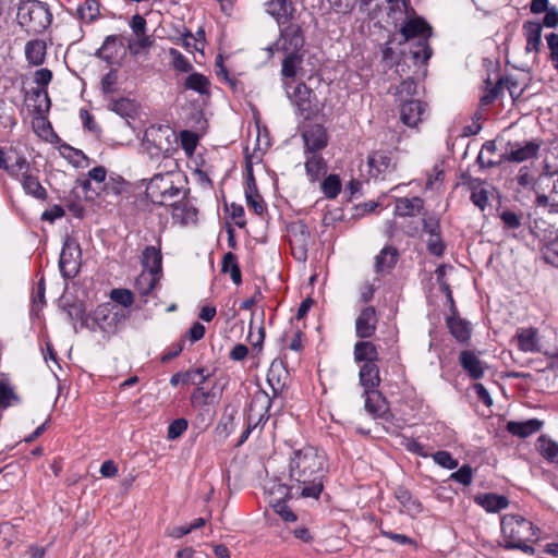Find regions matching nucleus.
<instances>
[{
    "instance_id": "obj_1",
    "label": "nucleus",
    "mask_w": 558,
    "mask_h": 558,
    "mask_svg": "<svg viewBox=\"0 0 558 558\" xmlns=\"http://www.w3.org/2000/svg\"><path fill=\"white\" fill-rule=\"evenodd\" d=\"M328 474L327 456L315 447L293 451L289 461V483H278L288 498L318 499Z\"/></svg>"
},
{
    "instance_id": "obj_2",
    "label": "nucleus",
    "mask_w": 558,
    "mask_h": 558,
    "mask_svg": "<svg viewBox=\"0 0 558 558\" xmlns=\"http://www.w3.org/2000/svg\"><path fill=\"white\" fill-rule=\"evenodd\" d=\"M400 34L409 51H402L404 61L398 62L397 72L405 71L404 63L408 59L412 60L414 65H425L433 54L428 44L432 27L422 17L410 19L401 26Z\"/></svg>"
},
{
    "instance_id": "obj_3",
    "label": "nucleus",
    "mask_w": 558,
    "mask_h": 558,
    "mask_svg": "<svg viewBox=\"0 0 558 558\" xmlns=\"http://www.w3.org/2000/svg\"><path fill=\"white\" fill-rule=\"evenodd\" d=\"M168 169L166 172L155 174L146 185V196L157 205L167 206L175 198L185 196L183 184L184 174L178 170L175 160H170V165L165 163Z\"/></svg>"
},
{
    "instance_id": "obj_4",
    "label": "nucleus",
    "mask_w": 558,
    "mask_h": 558,
    "mask_svg": "<svg viewBox=\"0 0 558 558\" xmlns=\"http://www.w3.org/2000/svg\"><path fill=\"white\" fill-rule=\"evenodd\" d=\"M178 150V136L172 128L163 124L148 126L141 141V151L150 160L162 159L170 165L172 156Z\"/></svg>"
},
{
    "instance_id": "obj_5",
    "label": "nucleus",
    "mask_w": 558,
    "mask_h": 558,
    "mask_svg": "<svg viewBox=\"0 0 558 558\" xmlns=\"http://www.w3.org/2000/svg\"><path fill=\"white\" fill-rule=\"evenodd\" d=\"M500 525L506 548L520 549L525 554L534 553L530 543L538 539V529L531 521L519 514H505Z\"/></svg>"
},
{
    "instance_id": "obj_6",
    "label": "nucleus",
    "mask_w": 558,
    "mask_h": 558,
    "mask_svg": "<svg viewBox=\"0 0 558 558\" xmlns=\"http://www.w3.org/2000/svg\"><path fill=\"white\" fill-rule=\"evenodd\" d=\"M17 23L27 34H40L52 22V14L48 5L39 0L22 1L17 8Z\"/></svg>"
},
{
    "instance_id": "obj_7",
    "label": "nucleus",
    "mask_w": 558,
    "mask_h": 558,
    "mask_svg": "<svg viewBox=\"0 0 558 558\" xmlns=\"http://www.w3.org/2000/svg\"><path fill=\"white\" fill-rule=\"evenodd\" d=\"M305 45L304 29L296 22L289 23L279 27L277 40L270 45L267 50L272 54L274 49L282 52L299 53Z\"/></svg>"
},
{
    "instance_id": "obj_8",
    "label": "nucleus",
    "mask_w": 558,
    "mask_h": 558,
    "mask_svg": "<svg viewBox=\"0 0 558 558\" xmlns=\"http://www.w3.org/2000/svg\"><path fill=\"white\" fill-rule=\"evenodd\" d=\"M543 141L534 138L524 142H508L506 151L501 155V161L521 163L537 159Z\"/></svg>"
},
{
    "instance_id": "obj_9",
    "label": "nucleus",
    "mask_w": 558,
    "mask_h": 558,
    "mask_svg": "<svg viewBox=\"0 0 558 558\" xmlns=\"http://www.w3.org/2000/svg\"><path fill=\"white\" fill-rule=\"evenodd\" d=\"M271 405V400L268 395L265 392L256 393L250 404L248 415H247V427L243 432L240 444L244 442L252 430L259 424L265 423L268 420V412Z\"/></svg>"
},
{
    "instance_id": "obj_10",
    "label": "nucleus",
    "mask_w": 558,
    "mask_h": 558,
    "mask_svg": "<svg viewBox=\"0 0 558 558\" xmlns=\"http://www.w3.org/2000/svg\"><path fill=\"white\" fill-rule=\"evenodd\" d=\"M287 94L302 118L308 120L316 113L315 96L305 83H299L292 92L288 90Z\"/></svg>"
},
{
    "instance_id": "obj_11",
    "label": "nucleus",
    "mask_w": 558,
    "mask_h": 558,
    "mask_svg": "<svg viewBox=\"0 0 558 558\" xmlns=\"http://www.w3.org/2000/svg\"><path fill=\"white\" fill-rule=\"evenodd\" d=\"M82 252L75 242H65L59 259V268L64 279L74 278L81 267Z\"/></svg>"
},
{
    "instance_id": "obj_12",
    "label": "nucleus",
    "mask_w": 558,
    "mask_h": 558,
    "mask_svg": "<svg viewBox=\"0 0 558 558\" xmlns=\"http://www.w3.org/2000/svg\"><path fill=\"white\" fill-rule=\"evenodd\" d=\"M124 317L122 310L110 302L99 305L95 311V320L105 331L116 330Z\"/></svg>"
},
{
    "instance_id": "obj_13",
    "label": "nucleus",
    "mask_w": 558,
    "mask_h": 558,
    "mask_svg": "<svg viewBox=\"0 0 558 558\" xmlns=\"http://www.w3.org/2000/svg\"><path fill=\"white\" fill-rule=\"evenodd\" d=\"M266 12L276 21L278 27L294 22L296 7L291 0H269L265 3Z\"/></svg>"
},
{
    "instance_id": "obj_14",
    "label": "nucleus",
    "mask_w": 558,
    "mask_h": 558,
    "mask_svg": "<svg viewBox=\"0 0 558 558\" xmlns=\"http://www.w3.org/2000/svg\"><path fill=\"white\" fill-rule=\"evenodd\" d=\"M28 167L25 156L17 154L12 147H0V169L13 179H20V170Z\"/></svg>"
},
{
    "instance_id": "obj_15",
    "label": "nucleus",
    "mask_w": 558,
    "mask_h": 558,
    "mask_svg": "<svg viewBox=\"0 0 558 558\" xmlns=\"http://www.w3.org/2000/svg\"><path fill=\"white\" fill-rule=\"evenodd\" d=\"M446 326L451 336L462 344H468L472 335V325L470 322L458 315L456 306L451 308V315L446 318Z\"/></svg>"
},
{
    "instance_id": "obj_16",
    "label": "nucleus",
    "mask_w": 558,
    "mask_h": 558,
    "mask_svg": "<svg viewBox=\"0 0 558 558\" xmlns=\"http://www.w3.org/2000/svg\"><path fill=\"white\" fill-rule=\"evenodd\" d=\"M305 154H318L328 144V135L320 124L311 125L303 132Z\"/></svg>"
},
{
    "instance_id": "obj_17",
    "label": "nucleus",
    "mask_w": 558,
    "mask_h": 558,
    "mask_svg": "<svg viewBox=\"0 0 558 558\" xmlns=\"http://www.w3.org/2000/svg\"><path fill=\"white\" fill-rule=\"evenodd\" d=\"M459 364L473 380L484 377L487 365L472 350H463L459 354Z\"/></svg>"
},
{
    "instance_id": "obj_18",
    "label": "nucleus",
    "mask_w": 558,
    "mask_h": 558,
    "mask_svg": "<svg viewBox=\"0 0 558 558\" xmlns=\"http://www.w3.org/2000/svg\"><path fill=\"white\" fill-rule=\"evenodd\" d=\"M377 315L374 306L364 307L355 320V333L361 339H367L375 335L377 329Z\"/></svg>"
},
{
    "instance_id": "obj_19",
    "label": "nucleus",
    "mask_w": 558,
    "mask_h": 558,
    "mask_svg": "<svg viewBox=\"0 0 558 558\" xmlns=\"http://www.w3.org/2000/svg\"><path fill=\"white\" fill-rule=\"evenodd\" d=\"M427 105L417 101H405L400 105V120L409 128H416L423 120Z\"/></svg>"
},
{
    "instance_id": "obj_20",
    "label": "nucleus",
    "mask_w": 558,
    "mask_h": 558,
    "mask_svg": "<svg viewBox=\"0 0 558 558\" xmlns=\"http://www.w3.org/2000/svg\"><path fill=\"white\" fill-rule=\"evenodd\" d=\"M542 31L543 26L537 21H525L522 25V33L525 38V52L539 53L542 48Z\"/></svg>"
},
{
    "instance_id": "obj_21",
    "label": "nucleus",
    "mask_w": 558,
    "mask_h": 558,
    "mask_svg": "<svg viewBox=\"0 0 558 558\" xmlns=\"http://www.w3.org/2000/svg\"><path fill=\"white\" fill-rule=\"evenodd\" d=\"M16 180L20 181L26 194H29L40 201L47 198V191L39 182L38 177L32 173L29 163L27 168L20 170V179Z\"/></svg>"
},
{
    "instance_id": "obj_22",
    "label": "nucleus",
    "mask_w": 558,
    "mask_h": 558,
    "mask_svg": "<svg viewBox=\"0 0 558 558\" xmlns=\"http://www.w3.org/2000/svg\"><path fill=\"white\" fill-rule=\"evenodd\" d=\"M514 338L520 351L525 353H537L541 351L538 331L536 328H519Z\"/></svg>"
},
{
    "instance_id": "obj_23",
    "label": "nucleus",
    "mask_w": 558,
    "mask_h": 558,
    "mask_svg": "<svg viewBox=\"0 0 558 558\" xmlns=\"http://www.w3.org/2000/svg\"><path fill=\"white\" fill-rule=\"evenodd\" d=\"M398 250L392 245L385 246L375 257V271L380 275L389 274L398 262Z\"/></svg>"
},
{
    "instance_id": "obj_24",
    "label": "nucleus",
    "mask_w": 558,
    "mask_h": 558,
    "mask_svg": "<svg viewBox=\"0 0 558 558\" xmlns=\"http://www.w3.org/2000/svg\"><path fill=\"white\" fill-rule=\"evenodd\" d=\"M359 379L364 392L377 391L380 384L379 367L377 363L363 364L360 368Z\"/></svg>"
},
{
    "instance_id": "obj_25",
    "label": "nucleus",
    "mask_w": 558,
    "mask_h": 558,
    "mask_svg": "<svg viewBox=\"0 0 558 558\" xmlns=\"http://www.w3.org/2000/svg\"><path fill=\"white\" fill-rule=\"evenodd\" d=\"M543 426V422L537 418H531L523 422L509 421L506 424V430L517 437L526 438L537 433Z\"/></svg>"
},
{
    "instance_id": "obj_26",
    "label": "nucleus",
    "mask_w": 558,
    "mask_h": 558,
    "mask_svg": "<svg viewBox=\"0 0 558 558\" xmlns=\"http://www.w3.org/2000/svg\"><path fill=\"white\" fill-rule=\"evenodd\" d=\"M169 206L172 208V218L181 225H189L196 221L197 210L189 202L172 201Z\"/></svg>"
},
{
    "instance_id": "obj_27",
    "label": "nucleus",
    "mask_w": 558,
    "mask_h": 558,
    "mask_svg": "<svg viewBox=\"0 0 558 558\" xmlns=\"http://www.w3.org/2000/svg\"><path fill=\"white\" fill-rule=\"evenodd\" d=\"M304 166L312 183L319 181L327 173V162L319 154H306Z\"/></svg>"
},
{
    "instance_id": "obj_28",
    "label": "nucleus",
    "mask_w": 558,
    "mask_h": 558,
    "mask_svg": "<svg viewBox=\"0 0 558 558\" xmlns=\"http://www.w3.org/2000/svg\"><path fill=\"white\" fill-rule=\"evenodd\" d=\"M424 208V201L421 197H400L396 201L395 214L400 217H414Z\"/></svg>"
},
{
    "instance_id": "obj_29",
    "label": "nucleus",
    "mask_w": 558,
    "mask_h": 558,
    "mask_svg": "<svg viewBox=\"0 0 558 558\" xmlns=\"http://www.w3.org/2000/svg\"><path fill=\"white\" fill-rule=\"evenodd\" d=\"M397 500L402 506V511L412 518L417 517L423 511V506L418 499L414 498L404 487H398L395 492Z\"/></svg>"
},
{
    "instance_id": "obj_30",
    "label": "nucleus",
    "mask_w": 558,
    "mask_h": 558,
    "mask_svg": "<svg viewBox=\"0 0 558 558\" xmlns=\"http://www.w3.org/2000/svg\"><path fill=\"white\" fill-rule=\"evenodd\" d=\"M355 362L377 363L379 361V352L377 345L372 341H357L354 344Z\"/></svg>"
},
{
    "instance_id": "obj_31",
    "label": "nucleus",
    "mask_w": 558,
    "mask_h": 558,
    "mask_svg": "<svg viewBox=\"0 0 558 558\" xmlns=\"http://www.w3.org/2000/svg\"><path fill=\"white\" fill-rule=\"evenodd\" d=\"M160 279V275L155 270H143L135 280V290L142 296L149 295L156 288Z\"/></svg>"
},
{
    "instance_id": "obj_32",
    "label": "nucleus",
    "mask_w": 558,
    "mask_h": 558,
    "mask_svg": "<svg viewBox=\"0 0 558 558\" xmlns=\"http://www.w3.org/2000/svg\"><path fill=\"white\" fill-rule=\"evenodd\" d=\"M475 502L487 512H498L509 505L507 497L497 494H483L475 497Z\"/></svg>"
},
{
    "instance_id": "obj_33",
    "label": "nucleus",
    "mask_w": 558,
    "mask_h": 558,
    "mask_svg": "<svg viewBox=\"0 0 558 558\" xmlns=\"http://www.w3.org/2000/svg\"><path fill=\"white\" fill-rule=\"evenodd\" d=\"M268 490L271 495H277L276 504L274 505L275 512L286 522H295L296 514L286 504V500L289 498L281 495L282 490L279 489L278 484L275 483Z\"/></svg>"
},
{
    "instance_id": "obj_34",
    "label": "nucleus",
    "mask_w": 558,
    "mask_h": 558,
    "mask_svg": "<svg viewBox=\"0 0 558 558\" xmlns=\"http://www.w3.org/2000/svg\"><path fill=\"white\" fill-rule=\"evenodd\" d=\"M25 57L29 64L40 65L46 58V43L40 39H34L25 46Z\"/></svg>"
},
{
    "instance_id": "obj_35",
    "label": "nucleus",
    "mask_w": 558,
    "mask_h": 558,
    "mask_svg": "<svg viewBox=\"0 0 558 558\" xmlns=\"http://www.w3.org/2000/svg\"><path fill=\"white\" fill-rule=\"evenodd\" d=\"M122 47V41L119 36L110 35L106 37L102 46L99 48L97 54L108 63H112Z\"/></svg>"
},
{
    "instance_id": "obj_36",
    "label": "nucleus",
    "mask_w": 558,
    "mask_h": 558,
    "mask_svg": "<svg viewBox=\"0 0 558 558\" xmlns=\"http://www.w3.org/2000/svg\"><path fill=\"white\" fill-rule=\"evenodd\" d=\"M369 173L372 177H378L391 166V157L386 151H375L368 157Z\"/></svg>"
},
{
    "instance_id": "obj_37",
    "label": "nucleus",
    "mask_w": 558,
    "mask_h": 558,
    "mask_svg": "<svg viewBox=\"0 0 558 558\" xmlns=\"http://www.w3.org/2000/svg\"><path fill=\"white\" fill-rule=\"evenodd\" d=\"M184 89L194 90L201 95L209 94L210 82L202 73L192 72L190 73L183 83Z\"/></svg>"
},
{
    "instance_id": "obj_38",
    "label": "nucleus",
    "mask_w": 558,
    "mask_h": 558,
    "mask_svg": "<svg viewBox=\"0 0 558 558\" xmlns=\"http://www.w3.org/2000/svg\"><path fill=\"white\" fill-rule=\"evenodd\" d=\"M108 108L123 118H133L137 112V105L130 98H111Z\"/></svg>"
},
{
    "instance_id": "obj_39",
    "label": "nucleus",
    "mask_w": 558,
    "mask_h": 558,
    "mask_svg": "<svg viewBox=\"0 0 558 558\" xmlns=\"http://www.w3.org/2000/svg\"><path fill=\"white\" fill-rule=\"evenodd\" d=\"M310 240L311 233L304 223L296 222L289 228V241L291 247L308 246Z\"/></svg>"
},
{
    "instance_id": "obj_40",
    "label": "nucleus",
    "mask_w": 558,
    "mask_h": 558,
    "mask_svg": "<svg viewBox=\"0 0 558 558\" xmlns=\"http://www.w3.org/2000/svg\"><path fill=\"white\" fill-rule=\"evenodd\" d=\"M536 449L545 460L558 463V444L556 441L542 435L536 441Z\"/></svg>"
},
{
    "instance_id": "obj_41",
    "label": "nucleus",
    "mask_w": 558,
    "mask_h": 558,
    "mask_svg": "<svg viewBox=\"0 0 558 558\" xmlns=\"http://www.w3.org/2000/svg\"><path fill=\"white\" fill-rule=\"evenodd\" d=\"M365 410L373 416H381L386 411L385 400L378 391L364 392Z\"/></svg>"
},
{
    "instance_id": "obj_42",
    "label": "nucleus",
    "mask_w": 558,
    "mask_h": 558,
    "mask_svg": "<svg viewBox=\"0 0 558 558\" xmlns=\"http://www.w3.org/2000/svg\"><path fill=\"white\" fill-rule=\"evenodd\" d=\"M100 15L99 3L97 0H85L77 8L78 19L87 24L95 22Z\"/></svg>"
},
{
    "instance_id": "obj_43",
    "label": "nucleus",
    "mask_w": 558,
    "mask_h": 558,
    "mask_svg": "<svg viewBox=\"0 0 558 558\" xmlns=\"http://www.w3.org/2000/svg\"><path fill=\"white\" fill-rule=\"evenodd\" d=\"M161 253L155 246H147L143 252L144 270H155L160 275L161 271Z\"/></svg>"
},
{
    "instance_id": "obj_44",
    "label": "nucleus",
    "mask_w": 558,
    "mask_h": 558,
    "mask_svg": "<svg viewBox=\"0 0 558 558\" xmlns=\"http://www.w3.org/2000/svg\"><path fill=\"white\" fill-rule=\"evenodd\" d=\"M221 270L225 274L229 272L235 284H240L242 282L241 269L239 267L236 256L233 253L228 252L223 255Z\"/></svg>"
},
{
    "instance_id": "obj_45",
    "label": "nucleus",
    "mask_w": 558,
    "mask_h": 558,
    "mask_svg": "<svg viewBox=\"0 0 558 558\" xmlns=\"http://www.w3.org/2000/svg\"><path fill=\"white\" fill-rule=\"evenodd\" d=\"M538 207H550L549 211H558V174L553 183V189L548 195L538 194L536 197Z\"/></svg>"
},
{
    "instance_id": "obj_46",
    "label": "nucleus",
    "mask_w": 558,
    "mask_h": 558,
    "mask_svg": "<svg viewBox=\"0 0 558 558\" xmlns=\"http://www.w3.org/2000/svg\"><path fill=\"white\" fill-rule=\"evenodd\" d=\"M416 93V83L413 78L408 77L402 81L400 85L396 88V98L401 104L405 101H415L411 99V97Z\"/></svg>"
},
{
    "instance_id": "obj_47",
    "label": "nucleus",
    "mask_w": 558,
    "mask_h": 558,
    "mask_svg": "<svg viewBox=\"0 0 558 558\" xmlns=\"http://www.w3.org/2000/svg\"><path fill=\"white\" fill-rule=\"evenodd\" d=\"M320 189L327 198H336L341 191L340 178L337 174L326 177L320 183Z\"/></svg>"
},
{
    "instance_id": "obj_48",
    "label": "nucleus",
    "mask_w": 558,
    "mask_h": 558,
    "mask_svg": "<svg viewBox=\"0 0 558 558\" xmlns=\"http://www.w3.org/2000/svg\"><path fill=\"white\" fill-rule=\"evenodd\" d=\"M286 58L282 61L281 74L284 77H294L296 75L298 66L302 62V57L295 52H284Z\"/></svg>"
},
{
    "instance_id": "obj_49",
    "label": "nucleus",
    "mask_w": 558,
    "mask_h": 558,
    "mask_svg": "<svg viewBox=\"0 0 558 558\" xmlns=\"http://www.w3.org/2000/svg\"><path fill=\"white\" fill-rule=\"evenodd\" d=\"M171 65L178 72L190 73L193 70L192 63L177 49L169 50Z\"/></svg>"
},
{
    "instance_id": "obj_50",
    "label": "nucleus",
    "mask_w": 558,
    "mask_h": 558,
    "mask_svg": "<svg viewBox=\"0 0 558 558\" xmlns=\"http://www.w3.org/2000/svg\"><path fill=\"white\" fill-rule=\"evenodd\" d=\"M209 373L204 367L190 369L184 372L183 384L201 386L209 378Z\"/></svg>"
},
{
    "instance_id": "obj_51",
    "label": "nucleus",
    "mask_w": 558,
    "mask_h": 558,
    "mask_svg": "<svg viewBox=\"0 0 558 558\" xmlns=\"http://www.w3.org/2000/svg\"><path fill=\"white\" fill-rule=\"evenodd\" d=\"M51 80H52V72L49 69L43 68L35 72V77H34L35 83L37 85L44 87V89L37 92L36 95L39 96L43 93L47 100L48 106L50 105V98H49L46 87L51 82Z\"/></svg>"
},
{
    "instance_id": "obj_52",
    "label": "nucleus",
    "mask_w": 558,
    "mask_h": 558,
    "mask_svg": "<svg viewBox=\"0 0 558 558\" xmlns=\"http://www.w3.org/2000/svg\"><path fill=\"white\" fill-rule=\"evenodd\" d=\"M180 142L185 154L192 156L197 146L198 136L192 131L184 130L180 133Z\"/></svg>"
},
{
    "instance_id": "obj_53",
    "label": "nucleus",
    "mask_w": 558,
    "mask_h": 558,
    "mask_svg": "<svg viewBox=\"0 0 558 558\" xmlns=\"http://www.w3.org/2000/svg\"><path fill=\"white\" fill-rule=\"evenodd\" d=\"M510 83L513 84V81L510 78H500L484 96H482V105L486 106L495 101L504 86H508Z\"/></svg>"
},
{
    "instance_id": "obj_54",
    "label": "nucleus",
    "mask_w": 558,
    "mask_h": 558,
    "mask_svg": "<svg viewBox=\"0 0 558 558\" xmlns=\"http://www.w3.org/2000/svg\"><path fill=\"white\" fill-rule=\"evenodd\" d=\"M111 300L123 307H129L133 304L134 299L130 290L126 289H113L110 293Z\"/></svg>"
},
{
    "instance_id": "obj_55",
    "label": "nucleus",
    "mask_w": 558,
    "mask_h": 558,
    "mask_svg": "<svg viewBox=\"0 0 558 558\" xmlns=\"http://www.w3.org/2000/svg\"><path fill=\"white\" fill-rule=\"evenodd\" d=\"M488 192L482 185L472 187L471 201L481 210H484L488 205Z\"/></svg>"
},
{
    "instance_id": "obj_56",
    "label": "nucleus",
    "mask_w": 558,
    "mask_h": 558,
    "mask_svg": "<svg viewBox=\"0 0 558 558\" xmlns=\"http://www.w3.org/2000/svg\"><path fill=\"white\" fill-rule=\"evenodd\" d=\"M434 461L448 470H453L458 466V460L453 459L450 452L440 450L433 454Z\"/></svg>"
},
{
    "instance_id": "obj_57",
    "label": "nucleus",
    "mask_w": 558,
    "mask_h": 558,
    "mask_svg": "<svg viewBox=\"0 0 558 558\" xmlns=\"http://www.w3.org/2000/svg\"><path fill=\"white\" fill-rule=\"evenodd\" d=\"M450 478L464 486H468L472 483L473 478L472 468L469 464H464L458 471L453 472L450 475Z\"/></svg>"
},
{
    "instance_id": "obj_58",
    "label": "nucleus",
    "mask_w": 558,
    "mask_h": 558,
    "mask_svg": "<svg viewBox=\"0 0 558 558\" xmlns=\"http://www.w3.org/2000/svg\"><path fill=\"white\" fill-rule=\"evenodd\" d=\"M248 208L253 209L258 216L266 213V204L259 193L245 195Z\"/></svg>"
},
{
    "instance_id": "obj_59",
    "label": "nucleus",
    "mask_w": 558,
    "mask_h": 558,
    "mask_svg": "<svg viewBox=\"0 0 558 558\" xmlns=\"http://www.w3.org/2000/svg\"><path fill=\"white\" fill-rule=\"evenodd\" d=\"M107 170L102 166L95 167L88 171V180L82 182V187L87 191L90 187V181L102 183L106 179Z\"/></svg>"
},
{
    "instance_id": "obj_60",
    "label": "nucleus",
    "mask_w": 558,
    "mask_h": 558,
    "mask_svg": "<svg viewBox=\"0 0 558 558\" xmlns=\"http://www.w3.org/2000/svg\"><path fill=\"white\" fill-rule=\"evenodd\" d=\"M504 227L507 229H518L521 227V217L512 210L506 209L500 214Z\"/></svg>"
},
{
    "instance_id": "obj_61",
    "label": "nucleus",
    "mask_w": 558,
    "mask_h": 558,
    "mask_svg": "<svg viewBox=\"0 0 558 558\" xmlns=\"http://www.w3.org/2000/svg\"><path fill=\"white\" fill-rule=\"evenodd\" d=\"M187 425L185 418L174 420L168 427V438L171 440L179 438L187 429Z\"/></svg>"
},
{
    "instance_id": "obj_62",
    "label": "nucleus",
    "mask_w": 558,
    "mask_h": 558,
    "mask_svg": "<svg viewBox=\"0 0 558 558\" xmlns=\"http://www.w3.org/2000/svg\"><path fill=\"white\" fill-rule=\"evenodd\" d=\"M427 250L435 256H441L444 254L445 245L441 240L440 233L430 234L427 239Z\"/></svg>"
},
{
    "instance_id": "obj_63",
    "label": "nucleus",
    "mask_w": 558,
    "mask_h": 558,
    "mask_svg": "<svg viewBox=\"0 0 558 558\" xmlns=\"http://www.w3.org/2000/svg\"><path fill=\"white\" fill-rule=\"evenodd\" d=\"M547 47L549 49L548 59L551 65L558 62V34L549 33L545 36Z\"/></svg>"
},
{
    "instance_id": "obj_64",
    "label": "nucleus",
    "mask_w": 558,
    "mask_h": 558,
    "mask_svg": "<svg viewBox=\"0 0 558 558\" xmlns=\"http://www.w3.org/2000/svg\"><path fill=\"white\" fill-rule=\"evenodd\" d=\"M543 256L546 263L558 267V241L546 245L543 250Z\"/></svg>"
}]
</instances>
